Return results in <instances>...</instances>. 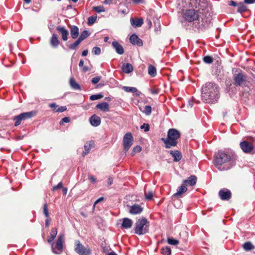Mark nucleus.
Instances as JSON below:
<instances>
[{
    "mask_svg": "<svg viewBox=\"0 0 255 255\" xmlns=\"http://www.w3.org/2000/svg\"><path fill=\"white\" fill-rule=\"evenodd\" d=\"M57 234V231L56 228H53L51 229L50 235L47 238V242L49 244L52 243L53 241L55 238L56 235Z\"/></svg>",
    "mask_w": 255,
    "mask_h": 255,
    "instance_id": "393cba45",
    "label": "nucleus"
},
{
    "mask_svg": "<svg viewBox=\"0 0 255 255\" xmlns=\"http://www.w3.org/2000/svg\"><path fill=\"white\" fill-rule=\"evenodd\" d=\"M148 73L151 77H155L156 75V68L154 66L150 65L148 68Z\"/></svg>",
    "mask_w": 255,
    "mask_h": 255,
    "instance_id": "7c9ffc66",
    "label": "nucleus"
},
{
    "mask_svg": "<svg viewBox=\"0 0 255 255\" xmlns=\"http://www.w3.org/2000/svg\"><path fill=\"white\" fill-rule=\"evenodd\" d=\"M132 223L133 222L131 219L128 218H125L123 219L122 227L124 229H129L132 226Z\"/></svg>",
    "mask_w": 255,
    "mask_h": 255,
    "instance_id": "412c9836",
    "label": "nucleus"
},
{
    "mask_svg": "<svg viewBox=\"0 0 255 255\" xmlns=\"http://www.w3.org/2000/svg\"><path fill=\"white\" fill-rule=\"evenodd\" d=\"M59 41L58 39L57 34H53L50 40V44L53 47H57L59 44Z\"/></svg>",
    "mask_w": 255,
    "mask_h": 255,
    "instance_id": "c85d7f7f",
    "label": "nucleus"
},
{
    "mask_svg": "<svg viewBox=\"0 0 255 255\" xmlns=\"http://www.w3.org/2000/svg\"><path fill=\"white\" fill-rule=\"evenodd\" d=\"M49 107L52 109L53 111L54 109H57L58 108V106L55 103H52L49 105Z\"/></svg>",
    "mask_w": 255,
    "mask_h": 255,
    "instance_id": "5fc2aeb1",
    "label": "nucleus"
},
{
    "mask_svg": "<svg viewBox=\"0 0 255 255\" xmlns=\"http://www.w3.org/2000/svg\"><path fill=\"white\" fill-rule=\"evenodd\" d=\"M90 33L88 32V31L84 30L81 32L80 36L78 39H79L81 41H82L87 37H88L90 35Z\"/></svg>",
    "mask_w": 255,
    "mask_h": 255,
    "instance_id": "f704fd0d",
    "label": "nucleus"
},
{
    "mask_svg": "<svg viewBox=\"0 0 255 255\" xmlns=\"http://www.w3.org/2000/svg\"><path fill=\"white\" fill-rule=\"evenodd\" d=\"M130 21L131 25L134 27H140L143 23V20L141 18H131Z\"/></svg>",
    "mask_w": 255,
    "mask_h": 255,
    "instance_id": "a211bd4d",
    "label": "nucleus"
},
{
    "mask_svg": "<svg viewBox=\"0 0 255 255\" xmlns=\"http://www.w3.org/2000/svg\"><path fill=\"white\" fill-rule=\"evenodd\" d=\"M133 141V138L130 132L126 133L123 137V146L125 152L128 150L132 145Z\"/></svg>",
    "mask_w": 255,
    "mask_h": 255,
    "instance_id": "1a4fd4ad",
    "label": "nucleus"
},
{
    "mask_svg": "<svg viewBox=\"0 0 255 255\" xmlns=\"http://www.w3.org/2000/svg\"><path fill=\"white\" fill-rule=\"evenodd\" d=\"M36 112L35 111H31L29 112L23 113L20 114L19 115L22 118V120L31 118L35 115Z\"/></svg>",
    "mask_w": 255,
    "mask_h": 255,
    "instance_id": "bb28decb",
    "label": "nucleus"
},
{
    "mask_svg": "<svg viewBox=\"0 0 255 255\" xmlns=\"http://www.w3.org/2000/svg\"><path fill=\"white\" fill-rule=\"evenodd\" d=\"M203 61L207 64H211L213 61V59L211 56H206L203 57Z\"/></svg>",
    "mask_w": 255,
    "mask_h": 255,
    "instance_id": "58836bf2",
    "label": "nucleus"
},
{
    "mask_svg": "<svg viewBox=\"0 0 255 255\" xmlns=\"http://www.w3.org/2000/svg\"><path fill=\"white\" fill-rule=\"evenodd\" d=\"M170 154L174 158V161L177 162L181 160L182 158V155L181 152L178 150H170L169 151Z\"/></svg>",
    "mask_w": 255,
    "mask_h": 255,
    "instance_id": "5701e85b",
    "label": "nucleus"
},
{
    "mask_svg": "<svg viewBox=\"0 0 255 255\" xmlns=\"http://www.w3.org/2000/svg\"><path fill=\"white\" fill-rule=\"evenodd\" d=\"M67 110L66 106L58 107L57 109H54L53 112L55 113H62Z\"/></svg>",
    "mask_w": 255,
    "mask_h": 255,
    "instance_id": "a19ab883",
    "label": "nucleus"
},
{
    "mask_svg": "<svg viewBox=\"0 0 255 255\" xmlns=\"http://www.w3.org/2000/svg\"><path fill=\"white\" fill-rule=\"evenodd\" d=\"M229 5L233 6H238V4L233 0H230L229 1Z\"/></svg>",
    "mask_w": 255,
    "mask_h": 255,
    "instance_id": "13d9d810",
    "label": "nucleus"
},
{
    "mask_svg": "<svg viewBox=\"0 0 255 255\" xmlns=\"http://www.w3.org/2000/svg\"><path fill=\"white\" fill-rule=\"evenodd\" d=\"M93 142L92 141L87 142L84 145V151L82 153L83 156H85L87 153H88L91 149Z\"/></svg>",
    "mask_w": 255,
    "mask_h": 255,
    "instance_id": "cd10ccee",
    "label": "nucleus"
},
{
    "mask_svg": "<svg viewBox=\"0 0 255 255\" xmlns=\"http://www.w3.org/2000/svg\"><path fill=\"white\" fill-rule=\"evenodd\" d=\"M70 85L71 87L74 90H81L80 86L77 83H76L73 78L70 79Z\"/></svg>",
    "mask_w": 255,
    "mask_h": 255,
    "instance_id": "72a5a7b5",
    "label": "nucleus"
},
{
    "mask_svg": "<svg viewBox=\"0 0 255 255\" xmlns=\"http://www.w3.org/2000/svg\"><path fill=\"white\" fill-rule=\"evenodd\" d=\"M141 129H144L145 132L149 131V126L147 124L144 123L142 125L140 126Z\"/></svg>",
    "mask_w": 255,
    "mask_h": 255,
    "instance_id": "8fccbe9b",
    "label": "nucleus"
},
{
    "mask_svg": "<svg viewBox=\"0 0 255 255\" xmlns=\"http://www.w3.org/2000/svg\"><path fill=\"white\" fill-rule=\"evenodd\" d=\"M91 125L95 127H98L101 124V119L96 115L92 116L89 119Z\"/></svg>",
    "mask_w": 255,
    "mask_h": 255,
    "instance_id": "2eb2a0df",
    "label": "nucleus"
},
{
    "mask_svg": "<svg viewBox=\"0 0 255 255\" xmlns=\"http://www.w3.org/2000/svg\"><path fill=\"white\" fill-rule=\"evenodd\" d=\"M191 6L195 9L187 10L184 17L189 22L195 21V27L202 30L209 26L212 20L211 7L207 0H190Z\"/></svg>",
    "mask_w": 255,
    "mask_h": 255,
    "instance_id": "f257e3e1",
    "label": "nucleus"
},
{
    "mask_svg": "<svg viewBox=\"0 0 255 255\" xmlns=\"http://www.w3.org/2000/svg\"><path fill=\"white\" fill-rule=\"evenodd\" d=\"M101 48L98 47H94L92 49V53L94 55H100L101 54Z\"/></svg>",
    "mask_w": 255,
    "mask_h": 255,
    "instance_id": "a18cd8bd",
    "label": "nucleus"
},
{
    "mask_svg": "<svg viewBox=\"0 0 255 255\" xmlns=\"http://www.w3.org/2000/svg\"><path fill=\"white\" fill-rule=\"evenodd\" d=\"M128 207H129V212L131 214H139L143 211V208L138 204H135L132 206H128Z\"/></svg>",
    "mask_w": 255,
    "mask_h": 255,
    "instance_id": "f8f14e48",
    "label": "nucleus"
},
{
    "mask_svg": "<svg viewBox=\"0 0 255 255\" xmlns=\"http://www.w3.org/2000/svg\"><path fill=\"white\" fill-rule=\"evenodd\" d=\"M141 149V147L139 145H136L134 146L132 149L131 155H134L135 153L140 152Z\"/></svg>",
    "mask_w": 255,
    "mask_h": 255,
    "instance_id": "ea45409f",
    "label": "nucleus"
},
{
    "mask_svg": "<svg viewBox=\"0 0 255 255\" xmlns=\"http://www.w3.org/2000/svg\"><path fill=\"white\" fill-rule=\"evenodd\" d=\"M122 69L124 72L127 74L131 73L133 70V66L129 63L123 64Z\"/></svg>",
    "mask_w": 255,
    "mask_h": 255,
    "instance_id": "a878e982",
    "label": "nucleus"
},
{
    "mask_svg": "<svg viewBox=\"0 0 255 255\" xmlns=\"http://www.w3.org/2000/svg\"><path fill=\"white\" fill-rule=\"evenodd\" d=\"M64 243V235L60 234L58 236L56 243H51V249L53 253L56 254H60L63 251Z\"/></svg>",
    "mask_w": 255,
    "mask_h": 255,
    "instance_id": "423d86ee",
    "label": "nucleus"
},
{
    "mask_svg": "<svg viewBox=\"0 0 255 255\" xmlns=\"http://www.w3.org/2000/svg\"><path fill=\"white\" fill-rule=\"evenodd\" d=\"M113 179L111 177H109L108 180V185L110 186L113 184Z\"/></svg>",
    "mask_w": 255,
    "mask_h": 255,
    "instance_id": "052dcab7",
    "label": "nucleus"
},
{
    "mask_svg": "<svg viewBox=\"0 0 255 255\" xmlns=\"http://www.w3.org/2000/svg\"><path fill=\"white\" fill-rule=\"evenodd\" d=\"M238 9L237 12L240 13H243L248 10V8L243 3L240 2L238 3Z\"/></svg>",
    "mask_w": 255,
    "mask_h": 255,
    "instance_id": "2f4dec72",
    "label": "nucleus"
},
{
    "mask_svg": "<svg viewBox=\"0 0 255 255\" xmlns=\"http://www.w3.org/2000/svg\"><path fill=\"white\" fill-rule=\"evenodd\" d=\"M43 214L46 217L48 218L49 217L48 206L46 203L44 204L43 206Z\"/></svg>",
    "mask_w": 255,
    "mask_h": 255,
    "instance_id": "49530a36",
    "label": "nucleus"
},
{
    "mask_svg": "<svg viewBox=\"0 0 255 255\" xmlns=\"http://www.w3.org/2000/svg\"><path fill=\"white\" fill-rule=\"evenodd\" d=\"M247 76L242 72L234 74L233 79L235 85L237 86H242L245 85Z\"/></svg>",
    "mask_w": 255,
    "mask_h": 255,
    "instance_id": "6e6552de",
    "label": "nucleus"
},
{
    "mask_svg": "<svg viewBox=\"0 0 255 255\" xmlns=\"http://www.w3.org/2000/svg\"><path fill=\"white\" fill-rule=\"evenodd\" d=\"M63 184L61 182H59L56 186L53 187V190H55L57 189L63 188Z\"/></svg>",
    "mask_w": 255,
    "mask_h": 255,
    "instance_id": "6e6d98bb",
    "label": "nucleus"
},
{
    "mask_svg": "<svg viewBox=\"0 0 255 255\" xmlns=\"http://www.w3.org/2000/svg\"><path fill=\"white\" fill-rule=\"evenodd\" d=\"M219 88L214 83H207L202 87L201 97L206 103H213L217 101L219 97Z\"/></svg>",
    "mask_w": 255,
    "mask_h": 255,
    "instance_id": "7ed1b4c3",
    "label": "nucleus"
},
{
    "mask_svg": "<svg viewBox=\"0 0 255 255\" xmlns=\"http://www.w3.org/2000/svg\"><path fill=\"white\" fill-rule=\"evenodd\" d=\"M68 189L66 187L62 188V192L64 195H66L67 193Z\"/></svg>",
    "mask_w": 255,
    "mask_h": 255,
    "instance_id": "680f3d73",
    "label": "nucleus"
},
{
    "mask_svg": "<svg viewBox=\"0 0 255 255\" xmlns=\"http://www.w3.org/2000/svg\"><path fill=\"white\" fill-rule=\"evenodd\" d=\"M75 251L79 255H91V249L90 247H85L79 240L75 241Z\"/></svg>",
    "mask_w": 255,
    "mask_h": 255,
    "instance_id": "0eeeda50",
    "label": "nucleus"
},
{
    "mask_svg": "<svg viewBox=\"0 0 255 255\" xmlns=\"http://www.w3.org/2000/svg\"><path fill=\"white\" fill-rule=\"evenodd\" d=\"M94 9L98 13L105 11V8L103 6H96L94 7Z\"/></svg>",
    "mask_w": 255,
    "mask_h": 255,
    "instance_id": "09e8293b",
    "label": "nucleus"
},
{
    "mask_svg": "<svg viewBox=\"0 0 255 255\" xmlns=\"http://www.w3.org/2000/svg\"><path fill=\"white\" fill-rule=\"evenodd\" d=\"M145 196L147 200H150L152 199L153 193L152 191H148L147 193H145Z\"/></svg>",
    "mask_w": 255,
    "mask_h": 255,
    "instance_id": "de8ad7c7",
    "label": "nucleus"
},
{
    "mask_svg": "<svg viewBox=\"0 0 255 255\" xmlns=\"http://www.w3.org/2000/svg\"><path fill=\"white\" fill-rule=\"evenodd\" d=\"M241 148L246 153H251L255 149V141L250 142L248 141H243L240 144Z\"/></svg>",
    "mask_w": 255,
    "mask_h": 255,
    "instance_id": "9d476101",
    "label": "nucleus"
},
{
    "mask_svg": "<svg viewBox=\"0 0 255 255\" xmlns=\"http://www.w3.org/2000/svg\"><path fill=\"white\" fill-rule=\"evenodd\" d=\"M112 46L115 49L117 53L119 54L122 55L124 53V49L123 47L118 42L116 41H113L112 42Z\"/></svg>",
    "mask_w": 255,
    "mask_h": 255,
    "instance_id": "dca6fc26",
    "label": "nucleus"
},
{
    "mask_svg": "<svg viewBox=\"0 0 255 255\" xmlns=\"http://www.w3.org/2000/svg\"><path fill=\"white\" fill-rule=\"evenodd\" d=\"M183 182V184L186 185H189L193 186L195 185L197 182V178L195 175H191L188 179L184 180Z\"/></svg>",
    "mask_w": 255,
    "mask_h": 255,
    "instance_id": "aec40b11",
    "label": "nucleus"
},
{
    "mask_svg": "<svg viewBox=\"0 0 255 255\" xmlns=\"http://www.w3.org/2000/svg\"><path fill=\"white\" fill-rule=\"evenodd\" d=\"M151 107L150 106H145L144 107L143 112L146 115H149L151 113Z\"/></svg>",
    "mask_w": 255,
    "mask_h": 255,
    "instance_id": "37998d69",
    "label": "nucleus"
},
{
    "mask_svg": "<svg viewBox=\"0 0 255 255\" xmlns=\"http://www.w3.org/2000/svg\"><path fill=\"white\" fill-rule=\"evenodd\" d=\"M236 156L232 152L218 150L214 156V164L220 171L228 170L236 164Z\"/></svg>",
    "mask_w": 255,
    "mask_h": 255,
    "instance_id": "f03ea898",
    "label": "nucleus"
},
{
    "mask_svg": "<svg viewBox=\"0 0 255 255\" xmlns=\"http://www.w3.org/2000/svg\"><path fill=\"white\" fill-rule=\"evenodd\" d=\"M81 42L79 39H77L74 42L68 45L67 46L70 50H76Z\"/></svg>",
    "mask_w": 255,
    "mask_h": 255,
    "instance_id": "c756f323",
    "label": "nucleus"
},
{
    "mask_svg": "<svg viewBox=\"0 0 255 255\" xmlns=\"http://www.w3.org/2000/svg\"><path fill=\"white\" fill-rule=\"evenodd\" d=\"M180 132L175 128H170L167 132V138H161L166 148L175 147L177 144V140L180 137Z\"/></svg>",
    "mask_w": 255,
    "mask_h": 255,
    "instance_id": "20e7f679",
    "label": "nucleus"
},
{
    "mask_svg": "<svg viewBox=\"0 0 255 255\" xmlns=\"http://www.w3.org/2000/svg\"><path fill=\"white\" fill-rule=\"evenodd\" d=\"M104 197H100V198H99L98 200H97L95 202V203H94V204L93 208H95V205H96V204H97L98 203H100V202H101V201H103V200H104Z\"/></svg>",
    "mask_w": 255,
    "mask_h": 255,
    "instance_id": "4d7b16f0",
    "label": "nucleus"
},
{
    "mask_svg": "<svg viewBox=\"0 0 255 255\" xmlns=\"http://www.w3.org/2000/svg\"><path fill=\"white\" fill-rule=\"evenodd\" d=\"M96 108L103 112H108L110 110L109 104L107 102L98 104L97 105Z\"/></svg>",
    "mask_w": 255,
    "mask_h": 255,
    "instance_id": "b1692460",
    "label": "nucleus"
},
{
    "mask_svg": "<svg viewBox=\"0 0 255 255\" xmlns=\"http://www.w3.org/2000/svg\"><path fill=\"white\" fill-rule=\"evenodd\" d=\"M100 79H101V77H100V76H97V77H94L92 79V82L94 84H97L100 81Z\"/></svg>",
    "mask_w": 255,
    "mask_h": 255,
    "instance_id": "3c124183",
    "label": "nucleus"
},
{
    "mask_svg": "<svg viewBox=\"0 0 255 255\" xmlns=\"http://www.w3.org/2000/svg\"><path fill=\"white\" fill-rule=\"evenodd\" d=\"M219 196L221 200L228 201L231 198V192L229 189L224 188L219 191Z\"/></svg>",
    "mask_w": 255,
    "mask_h": 255,
    "instance_id": "9b49d317",
    "label": "nucleus"
},
{
    "mask_svg": "<svg viewBox=\"0 0 255 255\" xmlns=\"http://www.w3.org/2000/svg\"><path fill=\"white\" fill-rule=\"evenodd\" d=\"M56 29L61 34V37L63 40L66 41L68 39V31L64 27L58 26Z\"/></svg>",
    "mask_w": 255,
    "mask_h": 255,
    "instance_id": "4468645a",
    "label": "nucleus"
},
{
    "mask_svg": "<svg viewBox=\"0 0 255 255\" xmlns=\"http://www.w3.org/2000/svg\"><path fill=\"white\" fill-rule=\"evenodd\" d=\"M71 36L73 39H76L79 35V28L75 25L71 26L70 27Z\"/></svg>",
    "mask_w": 255,
    "mask_h": 255,
    "instance_id": "6ab92c4d",
    "label": "nucleus"
},
{
    "mask_svg": "<svg viewBox=\"0 0 255 255\" xmlns=\"http://www.w3.org/2000/svg\"><path fill=\"white\" fill-rule=\"evenodd\" d=\"M88 179L91 182L95 183L96 182V178L93 175H89Z\"/></svg>",
    "mask_w": 255,
    "mask_h": 255,
    "instance_id": "864d4df0",
    "label": "nucleus"
},
{
    "mask_svg": "<svg viewBox=\"0 0 255 255\" xmlns=\"http://www.w3.org/2000/svg\"><path fill=\"white\" fill-rule=\"evenodd\" d=\"M84 65V61L83 60H81L79 63V67H82Z\"/></svg>",
    "mask_w": 255,
    "mask_h": 255,
    "instance_id": "69168bd1",
    "label": "nucleus"
},
{
    "mask_svg": "<svg viewBox=\"0 0 255 255\" xmlns=\"http://www.w3.org/2000/svg\"><path fill=\"white\" fill-rule=\"evenodd\" d=\"M244 249L246 251H249L255 249L254 246L250 242H247L243 245Z\"/></svg>",
    "mask_w": 255,
    "mask_h": 255,
    "instance_id": "473e14b6",
    "label": "nucleus"
},
{
    "mask_svg": "<svg viewBox=\"0 0 255 255\" xmlns=\"http://www.w3.org/2000/svg\"><path fill=\"white\" fill-rule=\"evenodd\" d=\"M107 255H118L115 252H112L108 254Z\"/></svg>",
    "mask_w": 255,
    "mask_h": 255,
    "instance_id": "774afa93",
    "label": "nucleus"
},
{
    "mask_svg": "<svg viewBox=\"0 0 255 255\" xmlns=\"http://www.w3.org/2000/svg\"><path fill=\"white\" fill-rule=\"evenodd\" d=\"M167 243L171 245H177L179 244V241L172 238H168Z\"/></svg>",
    "mask_w": 255,
    "mask_h": 255,
    "instance_id": "e433bc0d",
    "label": "nucleus"
},
{
    "mask_svg": "<svg viewBox=\"0 0 255 255\" xmlns=\"http://www.w3.org/2000/svg\"><path fill=\"white\" fill-rule=\"evenodd\" d=\"M88 51L87 49L84 50L82 53V56H86L87 55Z\"/></svg>",
    "mask_w": 255,
    "mask_h": 255,
    "instance_id": "e2e57ef3",
    "label": "nucleus"
},
{
    "mask_svg": "<svg viewBox=\"0 0 255 255\" xmlns=\"http://www.w3.org/2000/svg\"><path fill=\"white\" fill-rule=\"evenodd\" d=\"M133 2L135 3H142L143 0H132Z\"/></svg>",
    "mask_w": 255,
    "mask_h": 255,
    "instance_id": "0e129e2a",
    "label": "nucleus"
},
{
    "mask_svg": "<svg viewBox=\"0 0 255 255\" xmlns=\"http://www.w3.org/2000/svg\"><path fill=\"white\" fill-rule=\"evenodd\" d=\"M129 41L133 45L140 46L142 45V41L136 34H133L129 37Z\"/></svg>",
    "mask_w": 255,
    "mask_h": 255,
    "instance_id": "ddd939ff",
    "label": "nucleus"
},
{
    "mask_svg": "<svg viewBox=\"0 0 255 255\" xmlns=\"http://www.w3.org/2000/svg\"><path fill=\"white\" fill-rule=\"evenodd\" d=\"M149 225V222L145 218L139 219L135 224L134 233L138 235L147 233Z\"/></svg>",
    "mask_w": 255,
    "mask_h": 255,
    "instance_id": "39448f33",
    "label": "nucleus"
},
{
    "mask_svg": "<svg viewBox=\"0 0 255 255\" xmlns=\"http://www.w3.org/2000/svg\"><path fill=\"white\" fill-rule=\"evenodd\" d=\"M70 122V119L69 117H65L62 119L60 124V125L62 124L63 123H68Z\"/></svg>",
    "mask_w": 255,
    "mask_h": 255,
    "instance_id": "603ef678",
    "label": "nucleus"
},
{
    "mask_svg": "<svg viewBox=\"0 0 255 255\" xmlns=\"http://www.w3.org/2000/svg\"><path fill=\"white\" fill-rule=\"evenodd\" d=\"M13 120L15 121L14 126L17 127L21 124L22 119L19 115L17 116L14 117L13 118Z\"/></svg>",
    "mask_w": 255,
    "mask_h": 255,
    "instance_id": "4c0bfd02",
    "label": "nucleus"
},
{
    "mask_svg": "<svg viewBox=\"0 0 255 255\" xmlns=\"http://www.w3.org/2000/svg\"><path fill=\"white\" fill-rule=\"evenodd\" d=\"M49 220L48 219H47L46 220H45V226L46 227H48L49 226Z\"/></svg>",
    "mask_w": 255,
    "mask_h": 255,
    "instance_id": "338daca9",
    "label": "nucleus"
},
{
    "mask_svg": "<svg viewBox=\"0 0 255 255\" xmlns=\"http://www.w3.org/2000/svg\"><path fill=\"white\" fill-rule=\"evenodd\" d=\"M186 186V185L183 183L182 185L178 187L177 192L173 194V196L176 197H181V195L187 190V188Z\"/></svg>",
    "mask_w": 255,
    "mask_h": 255,
    "instance_id": "f3484780",
    "label": "nucleus"
},
{
    "mask_svg": "<svg viewBox=\"0 0 255 255\" xmlns=\"http://www.w3.org/2000/svg\"><path fill=\"white\" fill-rule=\"evenodd\" d=\"M103 97V96L102 94L92 95L90 97V99L91 101H95L96 100L101 99Z\"/></svg>",
    "mask_w": 255,
    "mask_h": 255,
    "instance_id": "c03bdc74",
    "label": "nucleus"
},
{
    "mask_svg": "<svg viewBox=\"0 0 255 255\" xmlns=\"http://www.w3.org/2000/svg\"><path fill=\"white\" fill-rule=\"evenodd\" d=\"M244 3L247 4H252L255 2V0H244Z\"/></svg>",
    "mask_w": 255,
    "mask_h": 255,
    "instance_id": "bf43d9fd",
    "label": "nucleus"
},
{
    "mask_svg": "<svg viewBox=\"0 0 255 255\" xmlns=\"http://www.w3.org/2000/svg\"><path fill=\"white\" fill-rule=\"evenodd\" d=\"M123 89L126 92L134 93L136 96H139L141 94L140 92L138 91L137 88L135 87L124 86L123 87Z\"/></svg>",
    "mask_w": 255,
    "mask_h": 255,
    "instance_id": "4be33fe9",
    "label": "nucleus"
},
{
    "mask_svg": "<svg viewBox=\"0 0 255 255\" xmlns=\"http://www.w3.org/2000/svg\"><path fill=\"white\" fill-rule=\"evenodd\" d=\"M161 253L163 255H170L171 253V249L169 247H165L162 248Z\"/></svg>",
    "mask_w": 255,
    "mask_h": 255,
    "instance_id": "c9c22d12",
    "label": "nucleus"
},
{
    "mask_svg": "<svg viewBox=\"0 0 255 255\" xmlns=\"http://www.w3.org/2000/svg\"><path fill=\"white\" fill-rule=\"evenodd\" d=\"M97 19L96 15H92L88 18V23L89 25H92L95 23Z\"/></svg>",
    "mask_w": 255,
    "mask_h": 255,
    "instance_id": "79ce46f5",
    "label": "nucleus"
}]
</instances>
